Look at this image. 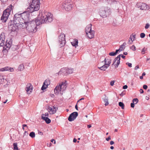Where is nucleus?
Masks as SVG:
<instances>
[{
  "label": "nucleus",
  "mask_w": 150,
  "mask_h": 150,
  "mask_svg": "<svg viewBox=\"0 0 150 150\" xmlns=\"http://www.w3.org/2000/svg\"><path fill=\"white\" fill-rule=\"evenodd\" d=\"M45 81H47L46 82L45 85L47 87L50 84V81L46 79Z\"/></svg>",
  "instance_id": "obj_42"
},
{
  "label": "nucleus",
  "mask_w": 150,
  "mask_h": 150,
  "mask_svg": "<svg viewBox=\"0 0 150 150\" xmlns=\"http://www.w3.org/2000/svg\"><path fill=\"white\" fill-rule=\"evenodd\" d=\"M12 42V40L11 38H8L7 40L6 43L4 44V49L7 50H9L12 45H11Z\"/></svg>",
  "instance_id": "obj_13"
},
{
  "label": "nucleus",
  "mask_w": 150,
  "mask_h": 150,
  "mask_svg": "<svg viewBox=\"0 0 150 150\" xmlns=\"http://www.w3.org/2000/svg\"><path fill=\"white\" fill-rule=\"evenodd\" d=\"M22 20V18L21 13H16L14 16L13 23L16 25H20L22 27L23 23L21 22Z\"/></svg>",
  "instance_id": "obj_7"
},
{
  "label": "nucleus",
  "mask_w": 150,
  "mask_h": 150,
  "mask_svg": "<svg viewBox=\"0 0 150 150\" xmlns=\"http://www.w3.org/2000/svg\"><path fill=\"white\" fill-rule=\"evenodd\" d=\"M40 3L39 0H30L29 4V7L27 8V11L30 13L38 11L40 8Z\"/></svg>",
  "instance_id": "obj_2"
},
{
  "label": "nucleus",
  "mask_w": 150,
  "mask_h": 150,
  "mask_svg": "<svg viewBox=\"0 0 150 150\" xmlns=\"http://www.w3.org/2000/svg\"><path fill=\"white\" fill-rule=\"evenodd\" d=\"M5 34L3 33L1 34L0 36V47L1 46H3L4 47V39H5Z\"/></svg>",
  "instance_id": "obj_17"
},
{
  "label": "nucleus",
  "mask_w": 150,
  "mask_h": 150,
  "mask_svg": "<svg viewBox=\"0 0 150 150\" xmlns=\"http://www.w3.org/2000/svg\"><path fill=\"white\" fill-rule=\"evenodd\" d=\"M130 49L133 51H135L136 50V47L134 45H133L132 47H130Z\"/></svg>",
  "instance_id": "obj_43"
},
{
  "label": "nucleus",
  "mask_w": 150,
  "mask_h": 150,
  "mask_svg": "<svg viewBox=\"0 0 150 150\" xmlns=\"http://www.w3.org/2000/svg\"><path fill=\"white\" fill-rule=\"evenodd\" d=\"M42 119L44 120L47 124H49L51 122V120L47 117L42 116Z\"/></svg>",
  "instance_id": "obj_24"
},
{
  "label": "nucleus",
  "mask_w": 150,
  "mask_h": 150,
  "mask_svg": "<svg viewBox=\"0 0 150 150\" xmlns=\"http://www.w3.org/2000/svg\"><path fill=\"white\" fill-rule=\"evenodd\" d=\"M114 142L113 141H111L110 142V144L111 145L113 144H114Z\"/></svg>",
  "instance_id": "obj_58"
},
{
  "label": "nucleus",
  "mask_w": 150,
  "mask_h": 150,
  "mask_svg": "<svg viewBox=\"0 0 150 150\" xmlns=\"http://www.w3.org/2000/svg\"><path fill=\"white\" fill-rule=\"evenodd\" d=\"M13 6L11 5L8 6L3 12V14L1 17V20L2 22H6L8 19L10 12L12 10Z\"/></svg>",
  "instance_id": "obj_3"
},
{
  "label": "nucleus",
  "mask_w": 150,
  "mask_h": 150,
  "mask_svg": "<svg viewBox=\"0 0 150 150\" xmlns=\"http://www.w3.org/2000/svg\"><path fill=\"white\" fill-rule=\"evenodd\" d=\"M4 78L0 76V84L1 83V82L4 81Z\"/></svg>",
  "instance_id": "obj_44"
},
{
  "label": "nucleus",
  "mask_w": 150,
  "mask_h": 150,
  "mask_svg": "<svg viewBox=\"0 0 150 150\" xmlns=\"http://www.w3.org/2000/svg\"><path fill=\"white\" fill-rule=\"evenodd\" d=\"M77 141V139L75 138H74L73 140V142H76Z\"/></svg>",
  "instance_id": "obj_63"
},
{
  "label": "nucleus",
  "mask_w": 150,
  "mask_h": 150,
  "mask_svg": "<svg viewBox=\"0 0 150 150\" xmlns=\"http://www.w3.org/2000/svg\"><path fill=\"white\" fill-rule=\"evenodd\" d=\"M108 63H105V64L100 67H98V68L102 70L105 71L109 67V65H108Z\"/></svg>",
  "instance_id": "obj_23"
},
{
  "label": "nucleus",
  "mask_w": 150,
  "mask_h": 150,
  "mask_svg": "<svg viewBox=\"0 0 150 150\" xmlns=\"http://www.w3.org/2000/svg\"><path fill=\"white\" fill-rule=\"evenodd\" d=\"M29 11L25 12L22 13H21V15L22 18V20L21 21V22L23 23L22 27H24V25L26 24L30 21H31L32 20L30 18V15L29 14Z\"/></svg>",
  "instance_id": "obj_4"
},
{
  "label": "nucleus",
  "mask_w": 150,
  "mask_h": 150,
  "mask_svg": "<svg viewBox=\"0 0 150 150\" xmlns=\"http://www.w3.org/2000/svg\"><path fill=\"white\" fill-rule=\"evenodd\" d=\"M24 25L25 27H26L27 30L29 32L35 33L37 31V26L34 20L29 22Z\"/></svg>",
  "instance_id": "obj_5"
},
{
  "label": "nucleus",
  "mask_w": 150,
  "mask_h": 150,
  "mask_svg": "<svg viewBox=\"0 0 150 150\" xmlns=\"http://www.w3.org/2000/svg\"><path fill=\"white\" fill-rule=\"evenodd\" d=\"M57 109V107L54 106H52L51 107L48 106L47 108V110H49L48 112L50 114H53L55 113Z\"/></svg>",
  "instance_id": "obj_16"
},
{
  "label": "nucleus",
  "mask_w": 150,
  "mask_h": 150,
  "mask_svg": "<svg viewBox=\"0 0 150 150\" xmlns=\"http://www.w3.org/2000/svg\"><path fill=\"white\" fill-rule=\"evenodd\" d=\"M137 7L141 10H146L149 9V7L144 3L139 2L137 4Z\"/></svg>",
  "instance_id": "obj_14"
},
{
  "label": "nucleus",
  "mask_w": 150,
  "mask_h": 150,
  "mask_svg": "<svg viewBox=\"0 0 150 150\" xmlns=\"http://www.w3.org/2000/svg\"><path fill=\"white\" fill-rule=\"evenodd\" d=\"M24 65L23 64L20 65L18 67V70L21 71L24 70Z\"/></svg>",
  "instance_id": "obj_30"
},
{
  "label": "nucleus",
  "mask_w": 150,
  "mask_h": 150,
  "mask_svg": "<svg viewBox=\"0 0 150 150\" xmlns=\"http://www.w3.org/2000/svg\"><path fill=\"white\" fill-rule=\"evenodd\" d=\"M132 42V41L131 42L130 40H129L128 42V43L129 44H131Z\"/></svg>",
  "instance_id": "obj_62"
},
{
  "label": "nucleus",
  "mask_w": 150,
  "mask_h": 150,
  "mask_svg": "<svg viewBox=\"0 0 150 150\" xmlns=\"http://www.w3.org/2000/svg\"><path fill=\"white\" fill-rule=\"evenodd\" d=\"M94 33L93 30H92L86 34L89 38L92 39L94 37Z\"/></svg>",
  "instance_id": "obj_21"
},
{
  "label": "nucleus",
  "mask_w": 150,
  "mask_h": 150,
  "mask_svg": "<svg viewBox=\"0 0 150 150\" xmlns=\"http://www.w3.org/2000/svg\"><path fill=\"white\" fill-rule=\"evenodd\" d=\"M111 139V137L110 136H109L108 138H107L106 139V140L107 141H108L109 140H110Z\"/></svg>",
  "instance_id": "obj_52"
},
{
  "label": "nucleus",
  "mask_w": 150,
  "mask_h": 150,
  "mask_svg": "<svg viewBox=\"0 0 150 150\" xmlns=\"http://www.w3.org/2000/svg\"><path fill=\"white\" fill-rule=\"evenodd\" d=\"M104 61L105 63L106 64L108 63V65H109V66H110V64L111 62V60L110 57H108V58H105Z\"/></svg>",
  "instance_id": "obj_25"
},
{
  "label": "nucleus",
  "mask_w": 150,
  "mask_h": 150,
  "mask_svg": "<svg viewBox=\"0 0 150 150\" xmlns=\"http://www.w3.org/2000/svg\"><path fill=\"white\" fill-rule=\"evenodd\" d=\"M13 70V68H11L8 67H6L4 68L0 69V71H8L11 72H12Z\"/></svg>",
  "instance_id": "obj_19"
},
{
  "label": "nucleus",
  "mask_w": 150,
  "mask_h": 150,
  "mask_svg": "<svg viewBox=\"0 0 150 150\" xmlns=\"http://www.w3.org/2000/svg\"><path fill=\"white\" fill-rule=\"evenodd\" d=\"M127 85H125L123 86V89H126L127 88Z\"/></svg>",
  "instance_id": "obj_53"
},
{
  "label": "nucleus",
  "mask_w": 150,
  "mask_h": 150,
  "mask_svg": "<svg viewBox=\"0 0 150 150\" xmlns=\"http://www.w3.org/2000/svg\"><path fill=\"white\" fill-rule=\"evenodd\" d=\"M125 93L124 91H123L121 93H120V95L121 96H123L125 94Z\"/></svg>",
  "instance_id": "obj_47"
},
{
  "label": "nucleus",
  "mask_w": 150,
  "mask_h": 150,
  "mask_svg": "<svg viewBox=\"0 0 150 150\" xmlns=\"http://www.w3.org/2000/svg\"><path fill=\"white\" fill-rule=\"evenodd\" d=\"M121 56L122 58L124 59L125 57V56L123 54H120L116 57L113 61V62L112 65L114 64L116 68L118 67L119 65L120 64V59Z\"/></svg>",
  "instance_id": "obj_10"
},
{
  "label": "nucleus",
  "mask_w": 150,
  "mask_h": 150,
  "mask_svg": "<svg viewBox=\"0 0 150 150\" xmlns=\"http://www.w3.org/2000/svg\"><path fill=\"white\" fill-rule=\"evenodd\" d=\"M148 86L147 85H144L143 86V88L144 89H147Z\"/></svg>",
  "instance_id": "obj_50"
},
{
  "label": "nucleus",
  "mask_w": 150,
  "mask_h": 150,
  "mask_svg": "<svg viewBox=\"0 0 150 150\" xmlns=\"http://www.w3.org/2000/svg\"><path fill=\"white\" fill-rule=\"evenodd\" d=\"M107 1L108 4L110 5L119 4V2L118 1L115 0H107Z\"/></svg>",
  "instance_id": "obj_20"
},
{
  "label": "nucleus",
  "mask_w": 150,
  "mask_h": 150,
  "mask_svg": "<svg viewBox=\"0 0 150 150\" xmlns=\"http://www.w3.org/2000/svg\"><path fill=\"white\" fill-rule=\"evenodd\" d=\"M67 68H63L61 69L59 72H62L63 74H65V75H67Z\"/></svg>",
  "instance_id": "obj_26"
},
{
  "label": "nucleus",
  "mask_w": 150,
  "mask_h": 150,
  "mask_svg": "<svg viewBox=\"0 0 150 150\" xmlns=\"http://www.w3.org/2000/svg\"><path fill=\"white\" fill-rule=\"evenodd\" d=\"M126 45V43L124 42L122 45L120 46V51H122L124 50L125 47V45Z\"/></svg>",
  "instance_id": "obj_28"
},
{
  "label": "nucleus",
  "mask_w": 150,
  "mask_h": 150,
  "mask_svg": "<svg viewBox=\"0 0 150 150\" xmlns=\"http://www.w3.org/2000/svg\"><path fill=\"white\" fill-rule=\"evenodd\" d=\"M139 68V66L138 65L136 66L134 68L135 70H137V69Z\"/></svg>",
  "instance_id": "obj_59"
},
{
  "label": "nucleus",
  "mask_w": 150,
  "mask_h": 150,
  "mask_svg": "<svg viewBox=\"0 0 150 150\" xmlns=\"http://www.w3.org/2000/svg\"><path fill=\"white\" fill-rule=\"evenodd\" d=\"M134 103H131V106L132 108H133L134 106Z\"/></svg>",
  "instance_id": "obj_51"
},
{
  "label": "nucleus",
  "mask_w": 150,
  "mask_h": 150,
  "mask_svg": "<svg viewBox=\"0 0 150 150\" xmlns=\"http://www.w3.org/2000/svg\"><path fill=\"white\" fill-rule=\"evenodd\" d=\"M119 51L120 52L121 51H120V49H119L116 50L115 52V54H116Z\"/></svg>",
  "instance_id": "obj_54"
},
{
  "label": "nucleus",
  "mask_w": 150,
  "mask_h": 150,
  "mask_svg": "<svg viewBox=\"0 0 150 150\" xmlns=\"http://www.w3.org/2000/svg\"><path fill=\"white\" fill-rule=\"evenodd\" d=\"M29 136L32 138L35 137V133L33 132H30L29 134Z\"/></svg>",
  "instance_id": "obj_35"
},
{
  "label": "nucleus",
  "mask_w": 150,
  "mask_h": 150,
  "mask_svg": "<svg viewBox=\"0 0 150 150\" xmlns=\"http://www.w3.org/2000/svg\"><path fill=\"white\" fill-rule=\"evenodd\" d=\"M59 43L61 47L63 46L65 44V35L63 33H61L59 36Z\"/></svg>",
  "instance_id": "obj_12"
},
{
  "label": "nucleus",
  "mask_w": 150,
  "mask_h": 150,
  "mask_svg": "<svg viewBox=\"0 0 150 150\" xmlns=\"http://www.w3.org/2000/svg\"><path fill=\"white\" fill-rule=\"evenodd\" d=\"M73 6L72 2L70 0H67L62 3V8L69 11L71 9Z\"/></svg>",
  "instance_id": "obj_8"
},
{
  "label": "nucleus",
  "mask_w": 150,
  "mask_h": 150,
  "mask_svg": "<svg viewBox=\"0 0 150 150\" xmlns=\"http://www.w3.org/2000/svg\"><path fill=\"white\" fill-rule=\"evenodd\" d=\"M67 75L72 74L73 71V69H69L67 68Z\"/></svg>",
  "instance_id": "obj_29"
},
{
  "label": "nucleus",
  "mask_w": 150,
  "mask_h": 150,
  "mask_svg": "<svg viewBox=\"0 0 150 150\" xmlns=\"http://www.w3.org/2000/svg\"><path fill=\"white\" fill-rule=\"evenodd\" d=\"M42 116H43V115H45V116H46L45 117H48L49 116V114L47 112L45 113V114H42Z\"/></svg>",
  "instance_id": "obj_46"
},
{
  "label": "nucleus",
  "mask_w": 150,
  "mask_h": 150,
  "mask_svg": "<svg viewBox=\"0 0 150 150\" xmlns=\"http://www.w3.org/2000/svg\"><path fill=\"white\" fill-rule=\"evenodd\" d=\"M78 103H77V104H76V105L75 106V108L77 110H78V106H77V104Z\"/></svg>",
  "instance_id": "obj_61"
},
{
  "label": "nucleus",
  "mask_w": 150,
  "mask_h": 150,
  "mask_svg": "<svg viewBox=\"0 0 150 150\" xmlns=\"http://www.w3.org/2000/svg\"><path fill=\"white\" fill-rule=\"evenodd\" d=\"M78 115L77 112H75L70 114L68 117V120L70 122L74 120Z\"/></svg>",
  "instance_id": "obj_15"
},
{
  "label": "nucleus",
  "mask_w": 150,
  "mask_h": 150,
  "mask_svg": "<svg viewBox=\"0 0 150 150\" xmlns=\"http://www.w3.org/2000/svg\"><path fill=\"white\" fill-rule=\"evenodd\" d=\"M138 102V100L137 98H134L133 100V103H135L134 104H136Z\"/></svg>",
  "instance_id": "obj_38"
},
{
  "label": "nucleus",
  "mask_w": 150,
  "mask_h": 150,
  "mask_svg": "<svg viewBox=\"0 0 150 150\" xmlns=\"http://www.w3.org/2000/svg\"><path fill=\"white\" fill-rule=\"evenodd\" d=\"M53 141H54V144H55V141L53 139H52L51 140V142H53Z\"/></svg>",
  "instance_id": "obj_60"
},
{
  "label": "nucleus",
  "mask_w": 150,
  "mask_h": 150,
  "mask_svg": "<svg viewBox=\"0 0 150 150\" xmlns=\"http://www.w3.org/2000/svg\"><path fill=\"white\" fill-rule=\"evenodd\" d=\"M91 26L92 25L90 24L86 26L85 30L86 34L92 31Z\"/></svg>",
  "instance_id": "obj_22"
},
{
  "label": "nucleus",
  "mask_w": 150,
  "mask_h": 150,
  "mask_svg": "<svg viewBox=\"0 0 150 150\" xmlns=\"http://www.w3.org/2000/svg\"><path fill=\"white\" fill-rule=\"evenodd\" d=\"M91 127V125H88L87 127L88 128H89Z\"/></svg>",
  "instance_id": "obj_64"
},
{
  "label": "nucleus",
  "mask_w": 150,
  "mask_h": 150,
  "mask_svg": "<svg viewBox=\"0 0 150 150\" xmlns=\"http://www.w3.org/2000/svg\"><path fill=\"white\" fill-rule=\"evenodd\" d=\"M147 50V48H145V47L142 50V54H144L145 52Z\"/></svg>",
  "instance_id": "obj_37"
},
{
  "label": "nucleus",
  "mask_w": 150,
  "mask_h": 150,
  "mask_svg": "<svg viewBox=\"0 0 150 150\" xmlns=\"http://www.w3.org/2000/svg\"><path fill=\"white\" fill-rule=\"evenodd\" d=\"M67 87L66 81L63 82L62 83L59 84V86H57L54 89V91L55 93L58 94L61 90L63 91L65 90Z\"/></svg>",
  "instance_id": "obj_9"
},
{
  "label": "nucleus",
  "mask_w": 150,
  "mask_h": 150,
  "mask_svg": "<svg viewBox=\"0 0 150 150\" xmlns=\"http://www.w3.org/2000/svg\"><path fill=\"white\" fill-rule=\"evenodd\" d=\"M126 64H128V66L130 67H132V64L131 63H128V62H127L126 63Z\"/></svg>",
  "instance_id": "obj_49"
},
{
  "label": "nucleus",
  "mask_w": 150,
  "mask_h": 150,
  "mask_svg": "<svg viewBox=\"0 0 150 150\" xmlns=\"http://www.w3.org/2000/svg\"><path fill=\"white\" fill-rule=\"evenodd\" d=\"M47 81H44V82L43 83V84L42 86V87L41 88V89L42 90H43L44 89H46L47 88V86H45V83H46V82Z\"/></svg>",
  "instance_id": "obj_32"
},
{
  "label": "nucleus",
  "mask_w": 150,
  "mask_h": 150,
  "mask_svg": "<svg viewBox=\"0 0 150 150\" xmlns=\"http://www.w3.org/2000/svg\"><path fill=\"white\" fill-rule=\"evenodd\" d=\"M111 9L108 7H102L100 9L99 14L103 18L106 17L107 15L110 14Z\"/></svg>",
  "instance_id": "obj_6"
},
{
  "label": "nucleus",
  "mask_w": 150,
  "mask_h": 150,
  "mask_svg": "<svg viewBox=\"0 0 150 150\" xmlns=\"http://www.w3.org/2000/svg\"><path fill=\"white\" fill-rule=\"evenodd\" d=\"M140 93H144V91L142 89H140Z\"/></svg>",
  "instance_id": "obj_57"
},
{
  "label": "nucleus",
  "mask_w": 150,
  "mask_h": 150,
  "mask_svg": "<svg viewBox=\"0 0 150 150\" xmlns=\"http://www.w3.org/2000/svg\"><path fill=\"white\" fill-rule=\"evenodd\" d=\"M115 83V81H111L110 82V85L111 86H113V85L114 84V83Z\"/></svg>",
  "instance_id": "obj_48"
},
{
  "label": "nucleus",
  "mask_w": 150,
  "mask_h": 150,
  "mask_svg": "<svg viewBox=\"0 0 150 150\" xmlns=\"http://www.w3.org/2000/svg\"><path fill=\"white\" fill-rule=\"evenodd\" d=\"M129 40L132 41V42H133V41H132V40H133V39L132 38V35H130V37L129 38Z\"/></svg>",
  "instance_id": "obj_55"
},
{
  "label": "nucleus",
  "mask_w": 150,
  "mask_h": 150,
  "mask_svg": "<svg viewBox=\"0 0 150 150\" xmlns=\"http://www.w3.org/2000/svg\"><path fill=\"white\" fill-rule=\"evenodd\" d=\"M38 133L39 134H40L41 135H43V133L41 131L39 132Z\"/></svg>",
  "instance_id": "obj_56"
},
{
  "label": "nucleus",
  "mask_w": 150,
  "mask_h": 150,
  "mask_svg": "<svg viewBox=\"0 0 150 150\" xmlns=\"http://www.w3.org/2000/svg\"><path fill=\"white\" fill-rule=\"evenodd\" d=\"M109 55L111 56H114L115 55H116V54H115V52H110L109 54Z\"/></svg>",
  "instance_id": "obj_40"
},
{
  "label": "nucleus",
  "mask_w": 150,
  "mask_h": 150,
  "mask_svg": "<svg viewBox=\"0 0 150 150\" xmlns=\"http://www.w3.org/2000/svg\"><path fill=\"white\" fill-rule=\"evenodd\" d=\"M72 45L73 46H75V47H76V46H77L78 44V40L77 39L74 40V41L73 42H71Z\"/></svg>",
  "instance_id": "obj_27"
},
{
  "label": "nucleus",
  "mask_w": 150,
  "mask_h": 150,
  "mask_svg": "<svg viewBox=\"0 0 150 150\" xmlns=\"http://www.w3.org/2000/svg\"><path fill=\"white\" fill-rule=\"evenodd\" d=\"M119 105L123 109H124V104L122 102H120L119 103Z\"/></svg>",
  "instance_id": "obj_34"
},
{
  "label": "nucleus",
  "mask_w": 150,
  "mask_h": 150,
  "mask_svg": "<svg viewBox=\"0 0 150 150\" xmlns=\"http://www.w3.org/2000/svg\"><path fill=\"white\" fill-rule=\"evenodd\" d=\"M11 49L13 51H15L17 48V47L16 45H13L11 46Z\"/></svg>",
  "instance_id": "obj_36"
},
{
  "label": "nucleus",
  "mask_w": 150,
  "mask_h": 150,
  "mask_svg": "<svg viewBox=\"0 0 150 150\" xmlns=\"http://www.w3.org/2000/svg\"><path fill=\"white\" fill-rule=\"evenodd\" d=\"M131 35H132V37L133 39V40H132V41H133L136 38V35L135 34H134L133 33Z\"/></svg>",
  "instance_id": "obj_41"
},
{
  "label": "nucleus",
  "mask_w": 150,
  "mask_h": 150,
  "mask_svg": "<svg viewBox=\"0 0 150 150\" xmlns=\"http://www.w3.org/2000/svg\"><path fill=\"white\" fill-rule=\"evenodd\" d=\"M145 36V34L144 33H141L140 34V37L142 38H144Z\"/></svg>",
  "instance_id": "obj_39"
},
{
  "label": "nucleus",
  "mask_w": 150,
  "mask_h": 150,
  "mask_svg": "<svg viewBox=\"0 0 150 150\" xmlns=\"http://www.w3.org/2000/svg\"><path fill=\"white\" fill-rule=\"evenodd\" d=\"M14 150H19L17 146V143H14L13 144Z\"/></svg>",
  "instance_id": "obj_31"
},
{
  "label": "nucleus",
  "mask_w": 150,
  "mask_h": 150,
  "mask_svg": "<svg viewBox=\"0 0 150 150\" xmlns=\"http://www.w3.org/2000/svg\"><path fill=\"white\" fill-rule=\"evenodd\" d=\"M52 15L50 13H47L45 14H40L37 19L34 21L35 25H39L44 23H48L52 21Z\"/></svg>",
  "instance_id": "obj_1"
},
{
  "label": "nucleus",
  "mask_w": 150,
  "mask_h": 150,
  "mask_svg": "<svg viewBox=\"0 0 150 150\" xmlns=\"http://www.w3.org/2000/svg\"><path fill=\"white\" fill-rule=\"evenodd\" d=\"M11 21V23H8V28L9 30L12 32H16L18 30V26H19L20 27H22V26L16 25L14 23L12 24V21Z\"/></svg>",
  "instance_id": "obj_11"
},
{
  "label": "nucleus",
  "mask_w": 150,
  "mask_h": 150,
  "mask_svg": "<svg viewBox=\"0 0 150 150\" xmlns=\"http://www.w3.org/2000/svg\"><path fill=\"white\" fill-rule=\"evenodd\" d=\"M33 86L32 85L30 84H28L27 86L25 88V90L27 91V93H28L29 94L30 93H31L32 90Z\"/></svg>",
  "instance_id": "obj_18"
},
{
  "label": "nucleus",
  "mask_w": 150,
  "mask_h": 150,
  "mask_svg": "<svg viewBox=\"0 0 150 150\" xmlns=\"http://www.w3.org/2000/svg\"><path fill=\"white\" fill-rule=\"evenodd\" d=\"M149 27V23H146V25L145 27V28L146 29H148Z\"/></svg>",
  "instance_id": "obj_45"
},
{
  "label": "nucleus",
  "mask_w": 150,
  "mask_h": 150,
  "mask_svg": "<svg viewBox=\"0 0 150 150\" xmlns=\"http://www.w3.org/2000/svg\"><path fill=\"white\" fill-rule=\"evenodd\" d=\"M104 101L105 103V106L108 105L109 104L108 98L105 97L104 99Z\"/></svg>",
  "instance_id": "obj_33"
}]
</instances>
